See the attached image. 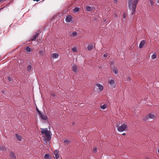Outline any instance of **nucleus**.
Returning <instances> with one entry per match:
<instances>
[{
  "label": "nucleus",
  "mask_w": 159,
  "mask_h": 159,
  "mask_svg": "<svg viewBox=\"0 0 159 159\" xmlns=\"http://www.w3.org/2000/svg\"><path fill=\"white\" fill-rule=\"evenodd\" d=\"M41 133L43 134L42 137L43 138L44 141L46 143L49 141L51 139V135L50 134L51 131L50 130H48L47 128L45 129H41Z\"/></svg>",
  "instance_id": "1"
},
{
  "label": "nucleus",
  "mask_w": 159,
  "mask_h": 159,
  "mask_svg": "<svg viewBox=\"0 0 159 159\" xmlns=\"http://www.w3.org/2000/svg\"><path fill=\"white\" fill-rule=\"evenodd\" d=\"M139 0H128V6L129 9L131 11L132 15L134 14L137 5Z\"/></svg>",
  "instance_id": "2"
},
{
  "label": "nucleus",
  "mask_w": 159,
  "mask_h": 159,
  "mask_svg": "<svg viewBox=\"0 0 159 159\" xmlns=\"http://www.w3.org/2000/svg\"><path fill=\"white\" fill-rule=\"evenodd\" d=\"M117 128L118 131L122 132L127 130L128 126L126 124H124L120 126H118Z\"/></svg>",
  "instance_id": "3"
},
{
  "label": "nucleus",
  "mask_w": 159,
  "mask_h": 159,
  "mask_svg": "<svg viewBox=\"0 0 159 159\" xmlns=\"http://www.w3.org/2000/svg\"><path fill=\"white\" fill-rule=\"evenodd\" d=\"M108 83L110 85L112 89H113L115 87L116 84L115 81L114 80H109L108 81Z\"/></svg>",
  "instance_id": "4"
},
{
  "label": "nucleus",
  "mask_w": 159,
  "mask_h": 159,
  "mask_svg": "<svg viewBox=\"0 0 159 159\" xmlns=\"http://www.w3.org/2000/svg\"><path fill=\"white\" fill-rule=\"evenodd\" d=\"M38 113L41 119L43 120H46L47 117L45 115L41 113L39 110H38Z\"/></svg>",
  "instance_id": "5"
},
{
  "label": "nucleus",
  "mask_w": 159,
  "mask_h": 159,
  "mask_svg": "<svg viewBox=\"0 0 159 159\" xmlns=\"http://www.w3.org/2000/svg\"><path fill=\"white\" fill-rule=\"evenodd\" d=\"M9 155L11 159H16L15 154L12 151L11 152Z\"/></svg>",
  "instance_id": "6"
},
{
  "label": "nucleus",
  "mask_w": 159,
  "mask_h": 159,
  "mask_svg": "<svg viewBox=\"0 0 159 159\" xmlns=\"http://www.w3.org/2000/svg\"><path fill=\"white\" fill-rule=\"evenodd\" d=\"M72 68V70L74 72H77L78 70V66L77 65L74 64Z\"/></svg>",
  "instance_id": "7"
},
{
  "label": "nucleus",
  "mask_w": 159,
  "mask_h": 159,
  "mask_svg": "<svg viewBox=\"0 0 159 159\" xmlns=\"http://www.w3.org/2000/svg\"><path fill=\"white\" fill-rule=\"evenodd\" d=\"M96 85L98 88L99 92H100L103 90V87L102 85L99 84H97Z\"/></svg>",
  "instance_id": "8"
},
{
  "label": "nucleus",
  "mask_w": 159,
  "mask_h": 159,
  "mask_svg": "<svg viewBox=\"0 0 159 159\" xmlns=\"http://www.w3.org/2000/svg\"><path fill=\"white\" fill-rule=\"evenodd\" d=\"M72 17L71 16L68 15L66 16V21L67 22H70L72 20Z\"/></svg>",
  "instance_id": "9"
},
{
  "label": "nucleus",
  "mask_w": 159,
  "mask_h": 159,
  "mask_svg": "<svg viewBox=\"0 0 159 159\" xmlns=\"http://www.w3.org/2000/svg\"><path fill=\"white\" fill-rule=\"evenodd\" d=\"M145 43H146V42L145 40H143L142 41L140 42V43L139 44V48H142L144 46V45L145 44Z\"/></svg>",
  "instance_id": "10"
},
{
  "label": "nucleus",
  "mask_w": 159,
  "mask_h": 159,
  "mask_svg": "<svg viewBox=\"0 0 159 159\" xmlns=\"http://www.w3.org/2000/svg\"><path fill=\"white\" fill-rule=\"evenodd\" d=\"M39 33H36L34 35L33 37L31 38V40L34 41L38 37L39 35Z\"/></svg>",
  "instance_id": "11"
},
{
  "label": "nucleus",
  "mask_w": 159,
  "mask_h": 159,
  "mask_svg": "<svg viewBox=\"0 0 159 159\" xmlns=\"http://www.w3.org/2000/svg\"><path fill=\"white\" fill-rule=\"evenodd\" d=\"M51 57L53 58H57L58 57L59 54L57 53H54L52 55Z\"/></svg>",
  "instance_id": "12"
},
{
  "label": "nucleus",
  "mask_w": 159,
  "mask_h": 159,
  "mask_svg": "<svg viewBox=\"0 0 159 159\" xmlns=\"http://www.w3.org/2000/svg\"><path fill=\"white\" fill-rule=\"evenodd\" d=\"M17 139L19 141H21L22 140V137L21 136L18 135L17 134H16L15 135Z\"/></svg>",
  "instance_id": "13"
},
{
  "label": "nucleus",
  "mask_w": 159,
  "mask_h": 159,
  "mask_svg": "<svg viewBox=\"0 0 159 159\" xmlns=\"http://www.w3.org/2000/svg\"><path fill=\"white\" fill-rule=\"evenodd\" d=\"M55 157L56 159H57L59 157V154L57 151H55L54 152Z\"/></svg>",
  "instance_id": "14"
},
{
  "label": "nucleus",
  "mask_w": 159,
  "mask_h": 159,
  "mask_svg": "<svg viewBox=\"0 0 159 159\" xmlns=\"http://www.w3.org/2000/svg\"><path fill=\"white\" fill-rule=\"evenodd\" d=\"M77 35V33L75 32H73L71 35L70 37L71 38L75 37Z\"/></svg>",
  "instance_id": "15"
},
{
  "label": "nucleus",
  "mask_w": 159,
  "mask_h": 159,
  "mask_svg": "<svg viewBox=\"0 0 159 159\" xmlns=\"http://www.w3.org/2000/svg\"><path fill=\"white\" fill-rule=\"evenodd\" d=\"M87 48L89 51H90L93 48V46L92 44L89 45L87 47Z\"/></svg>",
  "instance_id": "16"
},
{
  "label": "nucleus",
  "mask_w": 159,
  "mask_h": 159,
  "mask_svg": "<svg viewBox=\"0 0 159 159\" xmlns=\"http://www.w3.org/2000/svg\"><path fill=\"white\" fill-rule=\"evenodd\" d=\"M107 107V104H104L103 105H101L100 107L103 110L105 109Z\"/></svg>",
  "instance_id": "17"
},
{
  "label": "nucleus",
  "mask_w": 159,
  "mask_h": 159,
  "mask_svg": "<svg viewBox=\"0 0 159 159\" xmlns=\"http://www.w3.org/2000/svg\"><path fill=\"white\" fill-rule=\"evenodd\" d=\"M152 59H155L157 58V55L155 52L153 53L151 56Z\"/></svg>",
  "instance_id": "18"
},
{
  "label": "nucleus",
  "mask_w": 159,
  "mask_h": 159,
  "mask_svg": "<svg viewBox=\"0 0 159 159\" xmlns=\"http://www.w3.org/2000/svg\"><path fill=\"white\" fill-rule=\"evenodd\" d=\"M64 142L66 144H69L71 143V141L69 140L66 139L64 141Z\"/></svg>",
  "instance_id": "19"
},
{
  "label": "nucleus",
  "mask_w": 159,
  "mask_h": 159,
  "mask_svg": "<svg viewBox=\"0 0 159 159\" xmlns=\"http://www.w3.org/2000/svg\"><path fill=\"white\" fill-rule=\"evenodd\" d=\"M149 117L151 119H154L155 118V116L153 114H150L149 115Z\"/></svg>",
  "instance_id": "20"
},
{
  "label": "nucleus",
  "mask_w": 159,
  "mask_h": 159,
  "mask_svg": "<svg viewBox=\"0 0 159 159\" xmlns=\"http://www.w3.org/2000/svg\"><path fill=\"white\" fill-rule=\"evenodd\" d=\"M45 159H50V157L48 154H46L44 156Z\"/></svg>",
  "instance_id": "21"
},
{
  "label": "nucleus",
  "mask_w": 159,
  "mask_h": 159,
  "mask_svg": "<svg viewBox=\"0 0 159 159\" xmlns=\"http://www.w3.org/2000/svg\"><path fill=\"white\" fill-rule=\"evenodd\" d=\"M113 72L116 74L118 73V71L117 68L114 67L112 70Z\"/></svg>",
  "instance_id": "22"
},
{
  "label": "nucleus",
  "mask_w": 159,
  "mask_h": 159,
  "mask_svg": "<svg viewBox=\"0 0 159 159\" xmlns=\"http://www.w3.org/2000/svg\"><path fill=\"white\" fill-rule=\"evenodd\" d=\"M80 10V8L79 7H76L73 10V11L75 12H77L79 11Z\"/></svg>",
  "instance_id": "23"
},
{
  "label": "nucleus",
  "mask_w": 159,
  "mask_h": 159,
  "mask_svg": "<svg viewBox=\"0 0 159 159\" xmlns=\"http://www.w3.org/2000/svg\"><path fill=\"white\" fill-rule=\"evenodd\" d=\"M25 49L26 51L28 52H30L31 51V49L29 47H25Z\"/></svg>",
  "instance_id": "24"
},
{
  "label": "nucleus",
  "mask_w": 159,
  "mask_h": 159,
  "mask_svg": "<svg viewBox=\"0 0 159 159\" xmlns=\"http://www.w3.org/2000/svg\"><path fill=\"white\" fill-rule=\"evenodd\" d=\"M86 10L88 11H92V8L90 7L87 6L86 7Z\"/></svg>",
  "instance_id": "25"
},
{
  "label": "nucleus",
  "mask_w": 159,
  "mask_h": 159,
  "mask_svg": "<svg viewBox=\"0 0 159 159\" xmlns=\"http://www.w3.org/2000/svg\"><path fill=\"white\" fill-rule=\"evenodd\" d=\"M0 150H1L2 151L5 150L6 148L3 145H0Z\"/></svg>",
  "instance_id": "26"
},
{
  "label": "nucleus",
  "mask_w": 159,
  "mask_h": 159,
  "mask_svg": "<svg viewBox=\"0 0 159 159\" xmlns=\"http://www.w3.org/2000/svg\"><path fill=\"white\" fill-rule=\"evenodd\" d=\"M31 68H32V66H31V65H29L27 68V70L28 71H29L30 70H31Z\"/></svg>",
  "instance_id": "27"
},
{
  "label": "nucleus",
  "mask_w": 159,
  "mask_h": 159,
  "mask_svg": "<svg viewBox=\"0 0 159 159\" xmlns=\"http://www.w3.org/2000/svg\"><path fill=\"white\" fill-rule=\"evenodd\" d=\"M149 1L151 4V6H154L155 3L152 0H149Z\"/></svg>",
  "instance_id": "28"
},
{
  "label": "nucleus",
  "mask_w": 159,
  "mask_h": 159,
  "mask_svg": "<svg viewBox=\"0 0 159 159\" xmlns=\"http://www.w3.org/2000/svg\"><path fill=\"white\" fill-rule=\"evenodd\" d=\"M72 51L74 52H77L78 51V49L76 47H74L72 49Z\"/></svg>",
  "instance_id": "29"
},
{
  "label": "nucleus",
  "mask_w": 159,
  "mask_h": 159,
  "mask_svg": "<svg viewBox=\"0 0 159 159\" xmlns=\"http://www.w3.org/2000/svg\"><path fill=\"white\" fill-rule=\"evenodd\" d=\"M93 152H97V148L96 147L93 148Z\"/></svg>",
  "instance_id": "30"
},
{
  "label": "nucleus",
  "mask_w": 159,
  "mask_h": 159,
  "mask_svg": "<svg viewBox=\"0 0 159 159\" xmlns=\"http://www.w3.org/2000/svg\"><path fill=\"white\" fill-rule=\"evenodd\" d=\"M39 53L41 55H43L44 52L43 51H39Z\"/></svg>",
  "instance_id": "31"
},
{
  "label": "nucleus",
  "mask_w": 159,
  "mask_h": 159,
  "mask_svg": "<svg viewBox=\"0 0 159 159\" xmlns=\"http://www.w3.org/2000/svg\"><path fill=\"white\" fill-rule=\"evenodd\" d=\"M130 78L129 77H128L127 78V81H130Z\"/></svg>",
  "instance_id": "32"
},
{
  "label": "nucleus",
  "mask_w": 159,
  "mask_h": 159,
  "mask_svg": "<svg viewBox=\"0 0 159 159\" xmlns=\"http://www.w3.org/2000/svg\"><path fill=\"white\" fill-rule=\"evenodd\" d=\"M7 79L8 80H9V81H11L12 80H11V78L10 77H8L7 78Z\"/></svg>",
  "instance_id": "33"
},
{
  "label": "nucleus",
  "mask_w": 159,
  "mask_h": 159,
  "mask_svg": "<svg viewBox=\"0 0 159 159\" xmlns=\"http://www.w3.org/2000/svg\"><path fill=\"white\" fill-rule=\"evenodd\" d=\"M103 57H107V55L106 54H105L103 55Z\"/></svg>",
  "instance_id": "34"
},
{
  "label": "nucleus",
  "mask_w": 159,
  "mask_h": 159,
  "mask_svg": "<svg viewBox=\"0 0 159 159\" xmlns=\"http://www.w3.org/2000/svg\"><path fill=\"white\" fill-rule=\"evenodd\" d=\"M123 17L124 18H125V14H123Z\"/></svg>",
  "instance_id": "35"
},
{
  "label": "nucleus",
  "mask_w": 159,
  "mask_h": 159,
  "mask_svg": "<svg viewBox=\"0 0 159 159\" xmlns=\"http://www.w3.org/2000/svg\"><path fill=\"white\" fill-rule=\"evenodd\" d=\"M114 2L116 3H117V0H114Z\"/></svg>",
  "instance_id": "36"
},
{
  "label": "nucleus",
  "mask_w": 159,
  "mask_h": 159,
  "mask_svg": "<svg viewBox=\"0 0 159 159\" xmlns=\"http://www.w3.org/2000/svg\"><path fill=\"white\" fill-rule=\"evenodd\" d=\"M157 2L158 3H159V0H157Z\"/></svg>",
  "instance_id": "37"
},
{
  "label": "nucleus",
  "mask_w": 159,
  "mask_h": 159,
  "mask_svg": "<svg viewBox=\"0 0 159 159\" xmlns=\"http://www.w3.org/2000/svg\"><path fill=\"white\" fill-rule=\"evenodd\" d=\"M123 135H125V133H124L122 134Z\"/></svg>",
  "instance_id": "38"
},
{
  "label": "nucleus",
  "mask_w": 159,
  "mask_h": 159,
  "mask_svg": "<svg viewBox=\"0 0 159 159\" xmlns=\"http://www.w3.org/2000/svg\"><path fill=\"white\" fill-rule=\"evenodd\" d=\"M52 95H53L54 96H55V95H54V93H52Z\"/></svg>",
  "instance_id": "39"
},
{
  "label": "nucleus",
  "mask_w": 159,
  "mask_h": 159,
  "mask_svg": "<svg viewBox=\"0 0 159 159\" xmlns=\"http://www.w3.org/2000/svg\"><path fill=\"white\" fill-rule=\"evenodd\" d=\"M34 1H39V0H33Z\"/></svg>",
  "instance_id": "40"
},
{
  "label": "nucleus",
  "mask_w": 159,
  "mask_h": 159,
  "mask_svg": "<svg viewBox=\"0 0 159 159\" xmlns=\"http://www.w3.org/2000/svg\"><path fill=\"white\" fill-rule=\"evenodd\" d=\"M36 110H37V111L38 112V110H39L38 109V108L37 107H36Z\"/></svg>",
  "instance_id": "41"
},
{
  "label": "nucleus",
  "mask_w": 159,
  "mask_h": 159,
  "mask_svg": "<svg viewBox=\"0 0 159 159\" xmlns=\"http://www.w3.org/2000/svg\"><path fill=\"white\" fill-rule=\"evenodd\" d=\"M2 1V0H0V2H1Z\"/></svg>",
  "instance_id": "42"
},
{
  "label": "nucleus",
  "mask_w": 159,
  "mask_h": 159,
  "mask_svg": "<svg viewBox=\"0 0 159 159\" xmlns=\"http://www.w3.org/2000/svg\"><path fill=\"white\" fill-rule=\"evenodd\" d=\"M158 152L159 153V149L158 150Z\"/></svg>",
  "instance_id": "43"
},
{
  "label": "nucleus",
  "mask_w": 159,
  "mask_h": 159,
  "mask_svg": "<svg viewBox=\"0 0 159 159\" xmlns=\"http://www.w3.org/2000/svg\"><path fill=\"white\" fill-rule=\"evenodd\" d=\"M74 124H75V123H74H74H73L72 124H73V125H74Z\"/></svg>",
  "instance_id": "44"
}]
</instances>
